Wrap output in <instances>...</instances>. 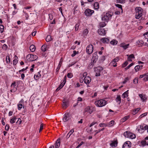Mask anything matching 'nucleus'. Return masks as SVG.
Instances as JSON below:
<instances>
[{"mask_svg":"<svg viewBox=\"0 0 148 148\" xmlns=\"http://www.w3.org/2000/svg\"><path fill=\"white\" fill-rule=\"evenodd\" d=\"M101 40L103 43H108L109 42V39L106 38H102Z\"/></svg>","mask_w":148,"mask_h":148,"instance_id":"obj_19","label":"nucleus"},{"mask_svg":"<svg viewBox=\"0 0 148 148\" xmlns=\"http://www.w3.org/2000/svg\"><path fill=\"white\" fill-rule=\"evenodd\" d=\"M129 46V44H125L124 42H123L120 45V46L123 47L124 49H126L128 48Z\"/></svg>","mask_w":148,"mask_h":148,"instance_id":"obj_14","label":"nucleus"},{"mask_svg":"<svg viewBox=\"0 0 148 148\" xmlns=\"http://www.w3.org/2000/svg\"><path fill=\"white\" fill-rule=\"evenodd\" d=\"M116 62H115V61H114V60H113L111 62L110 64L111 65H113L114 67H116L117 66L116 65L117 64L116 63L115 64H114Z\"/></svg>","mask_w":148,"mask_h":148,"instance_id":"obj_43","label":"nucleus"},{"mask_svg":"<svg viewBox=\"0 0 148 148\" xmlns=\"http://www.w3.org/2000/svg\"><path fill=\"white\" fill-rule=\"evenodd\" d=\"M116 102H118L119 104H120L121 103V97L120 95L117 96V97L116 99Z\"/></svg>","mask_w":148,"mask_h":148,"instance_id":"obj_25","label":"nucleus"},{"mask_svg":"<svg viewBox=\"0 0 148 148\" xmlns=\"http://www.w3.org/2000/svg\"><path fill=\"white\" fill-rule=\"evenodd\" d=\"M49 48V46L47 45H43L41 47V49L42 51H45L47 50Z\"/></svg>","mask_w":148,"mask_h":148,"instance_id":"obj_18","label":"nucleus"},{"mask_svg":"<svg viewBox=\"0 0 148 148\" xmlns=\"http://www.w3.org/2000/svg\"><path fill=\"white\" fill-rule=\"evenodd\" d=\"M107 23H106L105 21L104 22H102L100 23L99 25L101 27H103L105 26Z\"/></svg>","mask_w":148,"mask_h":148,"instance_id":"obj_27","label":"nucleus"},{"mask_svg":"<svg viewBox=\"0 0 148 148\" xmlns=\"http://www.w3.org/2000/svg\"><path fill=\"white\" fill-rule=\"evenodd\" d=\"M80 24L79 23H78L76 24L75 26V29L76 31H77L79 29Z\"/></svg>","mask_w":148,"mask_h":148,"instance_id":"obj_38","label":"nucleus"},{"mask_svg":"<svg viewBox=\"0 0 148 148\" xmlns=\"http://www.w3.org/2000/svg\"><path fill=\"white\" fill-rule=\"evenodd\" d=\"M17 106L18 109L19 110H20L22 108L23 105L21 103L18 104L17 105Z\"/></svg>","mask_w":148,"mask_h":148,"instance_id":"obj_44","label":"nucleus"},{"mask_svg":"<svg viewBox=\"0 0 148 148\" xmlns=\"http://www.w3.org/2000/svg\"><path fill=\"white\" fill-rule=\"evenodd\" d=\"M146 39H147V42H148V32L143 34Z\"/></svg>","mask_w":148,"mask_h":148,"instance_id":"obj_47","label":"nucleus"},{"mask_svg":"<svg viewBox=\"0 0 148 148\" xmlns=\"http://www.w3.org/2000/svg\"><path fill=\"white\" fill-rule=\"evenodd\" d=\"M94 8L95 9H98L99 8V4L98 2H95L94 4Z\"/></svg>","mask_w":148,"mask_h":148,"instance_id":"obj_30","label":"nucleus"},{"mask_svg":"<svg viewBox=\"0 0 148 148\" xmlns=\"http://www.w3.org/2000/svg\"><path fill=\"white\" fill-rule=\"evenodd\" d=\"M142 9L140 7H137L135 9L136 15L135 18L138 19L142 16L143 14Z\"/></svg>","mask_w":148,"mask_h":148,"instance_id":"obj_2","label":"nucleus"},{"mask_svg":"<svg viewBox=\"0 0 148 148\" xmlns=\"http://www.w3.org/2000/svg\"><path fill=\"white\" fill-rule=\"evenodd\" d=\"M60 139L58 138L55 144V148H58L60 145Z\"/></svg>","mask_w":148,"mask_h":148,"instance_id":"obj_17","label":"nucleus"},{"mask_svg":"<svg viewBox=\"0 0 148 148\" xmlns=\"http://www.w3.org/2000/svg\"><path fill=\"white\" fill-rule=\"evenodd\" d=\"M51 39L52 38H51V36L49 35L47 36L46 38V40L47 42H48L50 41L51 40Z\"/></svg>","mask_w":148,"mask_h":148,"instance_id":"obj_34","label":"nucleus"},{"mask_svg":"<svg viewBox=\"0 0 148 148\" xmlns=\"http://www.w3.org/2000/svg\"><path fill=\"white\" fill-rule=\"evenodd\" d=\"M84 143V142H81V143H80L76 147V148H78L79 147L81 146Z\"/></svg>","mask_w":148,"mask_h":148,"instance_id":"obj_59","label":"nucleus"},{"mask_svg":"<svg viewBox=\"0 0 148 148\" xmlns=\"http://www.w3.org/2000/svg\"><path fill=\"white\" fill-rule=\"evenodd\" d=\"M8 48L7 46L5 44H4L3 46V48L4 49H6Z\"/></svg>","mask_w":148,"mask_h":148,"instance_id":"obj_60","label":"nucleus"},{"mask_svg":"<svg viewBox=\"0 0 148 148\" xmlns=\"http://www.w3.org/2000/svg\"><path fill=\"white\" fill-rule=\"evenodd\" d=\"M114 123V121L113 120L111 121L109 123L107 124V127L112 126L113 125Z\"/></svg>","mask_w":148,"mask_h":148,"instance_id":"obj_31","label":"nucleus"},{"mask_svg":"<svg viewBox=\"0 0 148 148\" xmlns=\"http://www.w3.org/2000/svg\"><path fill=\"white\" fill-rule=\"evenodd\" d=\"M147 113H145L144 114H141L139 116V117H140V118H141L143 117V116H146L147 115Z\"/></svg>","mask_w":148,"mask_h":148,"instance_id":"obj_56","label":"nucleus"},{"mask_svg":"<svg viewBox=\"0 0 148 148\" xmlns=\"http://www.w3.org/2000/svg\"><path fill=\"white\" fill-rule=\"evenodd\" d=\"M43 128V123H42L40 125V130H39V132H40L42 130Z\"/></svg>","mask_w":148,"mask_h":148,"instance_id":"obj_53","label":"nucleus"},{"mask_svg":"<svg viewBox=\"0 0 148 148\" xmlns=\"http://www.w3.org/2000/svg\"><path fill=\"white\" fill-rule=\"evenodd\" d=\"M93 47L92 45H90L86 48V52L89 54H91L93 52Z\"/></svg>","mask_w":148,"mask_h":148,"instance_id":"obj_6","label":"nucleus"},{"mask_svg":"<svg viewBox=\"0 0 148 148\" xmlns=\"http://www.w3.org/2000/svg\"><path fill=\"white\" fill-rule=\"evenodd\" d=\"M40 77L41 75L40 73V72H38V73L37 74H35V75H34V77L35 79L37 80L38 79L40 78Z\"/></svg>","mask_w":148,"mask_h":148,"instance_id":"obj_22","label":"nucleus"},{"mask_svg":"<svg viewBox=\"0 0 148 148\" xmlns=\"http://www.w3.org/2000/svg\"><path fill=\"white\" fill-rule=\"evenodd\" d=\"M88 33V31L87 29H85L83 32V34L84 36H86Z\"/></svg>","mask_w":148,"mask_h":148,"instance_id":"obj_37","label":"nucleus"},{"mask_svg":"<svg viewBox=\"0 0 148 148\" xmlns=\"http://www.w3.org/2000/svg\"><path fill=\"white\" fill-rule=\"evenodd\" d=\"M128 80H129V79L127 77L125 78V80L123 82V83L125 84Z\"/></svg>","mask_w":148,"mask_h":148,"instance_id":"obj_57","label":"nucleus"},{"mask_svg":"<svg viewBox=\"0 0 148 148\" xmlns=\"http://www.w3.org/2000/svg\"><path fill=\"white\" fill-rule=\"evenodd\" d=\"M128 90L124 92L122 95V97L123 98L127 97L128 96Z\"/></svg>","mask_w":148,"mask_h":148,"instance_id":"obj_21","label":"nucleus"},{"mask_svg":"<svg viewBox=\"0 0 148 148\" xmlns=\"http://www.w3.org/2000/svg\"><path fill=\"white\" fill-rule=\"evenodd\" d=\"M65 84L62 82L60 85L59 87L56 89V91H58Z\"/></svg>","mask_w":148,"mask_h":148,"instance_id":"obj_29","label":"nucleus"},{"mask_svg":"<svg viewBox=\"0 0 148 148\" xmlns=\"http://www.w3.org/2000/svg\"><path fill=\"white\" fill-rule=\"evenodd\" d=\"M68 106V103L65 100L63 101V103L62 104V107L64 109L66 108Z\"/></svg>","mask_w":148,"mask_h":148,"instance_id":"obj_16","label":"nucleus"},{"mask_svg":"<svg viewBox=\"0 0 148 148\" xmlns=\"http://www.w3.org/2000/svg\"><path fill=\"white\" fill-rule=\"evenodd\" d=\"M128 64V62L127 61H126L122 65V67H124L125 66H126L127 64Z\"/></svg>","mask_w":148,"mask_h":148,"instance_id":"obj_51","label":"nucleus"},{"mask_svg":"<svg viewBox=\"0 0 148 148\" xmlns=\"http://www.w3.org/2000/svg\"><path fill=\"white\" fill-rule=\"evenodd\" d=\"M26 58L28 60L32 61L36 60L38 57L36 55L28 54Z\"/></svg>","mask_w":148,"mask_h":148,"instance_id":"obj_5","label":"nucleus"},{"mask_svg":"<svg viewBox=\"0 0 148 148\" xmlns=\"http://www.w3.org/2000/svg\"><path fill=\"white\" fill-rule=\"evenodd\" d=\"M129 118V116H127L124 117L121 120V121L122 122H124L127 120Z\"/></svg>","mask_w":148,"mask_h":148,"instance_id":"obj_33","label":"nucleus"},{"mask_svg":"<svg viewBox=\"0 0 148 148\" xmlns=\"http://www.w3.org/2000/svg\"><path fill=\"white\" fill-rule=\"evenodd\" d=\"M4 26L3 25H0V31L1 33L3 32Z\"/></svg>","mask_w":148,"mask_h":148,"instance_id":"obj_39","label":"nucleus"},{"mask_svg":"<svg viewBox=\"0 0 148 148\" xmlns=\"http://www.w3.org/2000/svg\"><path fill=\"white\" fill-rule=\"evenodd\" d=\"M79 53L78 51H73V53L71 55L72 57H74L76 54H78Z\"/></svg>","mask_w":148,"mask_h":148,"instance_id":"obj_46","label":"nucleus"},{"mask_svg":"<svg viewBox=\"0 0 148 148\" xmlns=\"http://www.w3.org/2000/svg\"><path fill=\"white\" fill-rule=\"evenodd\" d=\"M74 132V129H72L69 132V133L67 135L66 137L67 138H69L71 136V134L73 133Z\"/></svg>","mask_w":148,"mask_h":148,"instance_id":"obj_23","label":"nucleus"},{"mask_svg":"<svg viewBox=\"0 0 148 148\" xmlns=\"http://www.w3.org/2000/svg\"><path fill=\"white\" fill-rule=\"evenodd\" d=\"M87 75V73L86 72H84L82 74L80 75V77L81 78L83 79V77L84 76H86Z\"/></svg>","mask_w":148,"mask_h":148,"instance_id":"obj_41","label":"nucleus"},{"mask_svg":"<svg viewBox=\"0 0 148 148\" xmlns=\"http://www.w3.org/2000/svg\"><path fill=\"white\" fill-rule=\"evenodd\" d=\"M99 125L100 127H107V124L104 123H100Z\"/></svg>","mask_w":148,"mask_h":148,"instance_id":"obj_36","label":"nucleus"},{"mask_svg":"<svg viewBox=\"0 0 148 148\" xmlns=\"http://www.w3.org/2000/svg\"><path fill=\"white\" fill-rule=\"evenodd\" d=\"M98 59V56L97 52H95L93 54V57L92 59L93 63H95Z\"/></svg>","mask_w":148,"mask_h":148,"instance_id":"obj_11","label":"nucleus"},{"mask_svg":"<svg viewBox=\"0 0 148 148\" xmlns=\"http://www.w3.org/2000/svg\"><path fill=\"white\" fill-rule=\"evenodd\" d=\"M6 62L7 63H10V60L9 56H6Z\"/></svg>","mask_w":148,"mask_h":148,"instance_id":"obj_40","label":"nucleus"},{"mask_svg":"<svg viewBox=\"0 0 148 148\" xmlns=\"http://www.w3.org/2000/svg\"><path fill=\"white\" fill-rule=\"evenodd\" d=\"M134 83L136 84L138 83V79L137 78H135L133 80Z\"/></svg>","mask_w":148,"mask_h":148,"instance_id":"obj_52","label":"nucleus"},{"mask_svg":"<svg viewBox=\"0 0 148 148\" xmlns=\"http://www.w3.org/2000/svg\"><path fill=\"white\" fill-rule=\"evenodd\" d=\"M118 3H124L125 2V0H117Z\"/></svg>","mask_w":148,"mask_h":148,"instance_id":"obj_42","label":"nucleus"},{"mask_svg":"<svg viewBox=\"0 0 148 148\" xmlns=\"http://www.w3.org/2000/svg\"><path fill=\"white\" fill-rule=\"evenodd\" d=\"M16 120V118L14 116L12 117V119H11L10 121V123L11 124H13L15 122V121Z\"/></svg>","mask_w":148,"mask_h":148,"instance_id":"obj_28","label":"nucleus"},{"mask_svg":"<svg viewBox=\"0 0 148 148\" xmlns=\"http://www.w3.org/2000/svg\"><path fill=\"white\" fill-rule=\"evenodd\" d=\"M16 82H14L12 83L11 85V86L12 87H15L16 86L15 85Z\"/></svg>","mask_w":148,"mask_h":148,"instance_id":"obj_63","label":"nucleus"},{"mask_svg":"<svg viewBox=\"0 0 148 148\" xmlns=\"http://www.w3.org/2000/svg\"><path fill=\"white\" fill-rule=\"evenodd\" d=\"M135 69L136 71H137L139 69H140V67L139 65L136 66L134 68Z\"/></svg>","mask_w":148,"mask_h":148,"instance_id":"obj_48","label":"nucleus"},{"mask_svg":"<svg viewBox=\"0 0 148 148\" xmlns=\"http://www.w3.org/2000/svg\"><path fill=\"white\" fill-rule=\"evenodd\" d=\"M134 64L133 63H132L130 64H129L128 66H127L125 68V69L126 70L129 69L131 66L133 65Z\"/></svg>","mask_w":148,"mask_h":148,"instance_id":"obj_50","label":"nucleus"},{"mask_svg":"<svg viewBox=\"0 0 148 148\" xmlns=\"http://www.w3.org/2000/svg\"><path fill=\"white\" fill-rule=\"evenodd\" d=\"M115 5L116 7L121 9V13H122L123 9L122 8V6L121 5L119 4H115Z\"/></svg>","mask_w":148,"mask_h":148,"instance_id":"obj_35","label":"nucleus"},{"mask_svg":"<svg viewBox=\"0 0 148 148\" xmlns=\"http://www.w3.org/2000/svg\"><path fill=\"white\" fill-rule=\"evenodd\" d=\"M117 41L116 40H113L110 42V43L111 45H114L117 44Z\"/></svg>","mask_w":148,"mask_h":148,"instance_id":"obj_32","label":"nucleus"},{"mask_svg":"<svg viewBox=\"0 0 148 148\" xmlns=\"http://www.w3.org/2000/svg\"><path fill=\"white\" fill-rule=\"evenodd\" d=\"M67 76L69 78H71L72 77L73 75L72 73H68L67 74Z\"/></svg>","mask_w":148,"mask_h":148,"instance_id":"obj_49","label":"nucleus"},{"mask_svg":"<svg viewBox=\"0 0 148 148\" xmlns=\"http://www.w3.org/2000/svg\"><path fill=\"white\" fill-rule=\"evenodd\" d=\"M28 68V67H26L25 69H23L21 70H20L19 71V72L20 73V72H21V71H25V70H26Z\"/></svg>","mask_w":148,"mask_h":148,"instance_id":"obj_58","label":"nucleus"},{"mask_svg":"<svg viewBox=\"0 0 148 148\" xmlns=\"http://www.w3.org/2000/svg\"><path fill=\"white\" fill-rule=\"evenodd\" d=\"M69 119V113H66L64 115L63 120L64 122L67 121Z\"/></svg>","mask_w":148,"mask_h":148,"instance_id":"obj_12","label":"nucleus"},{"mask_svg":"<svg viewBox=\"0 0 148 148\" xmlns=\"http://www.w3.org/2000/svg\"><path fill=\"white\" fill-rule=\"evenodd\" d=\"M139 96L142 100L143 101H145L147 99V98L145 95H143L142 94H140Z\"/></svg>","mask_w":148,"mask_h":148,"instance_id":"obj_20","label":"nucleus"},{"mask_svg":"<svg viewBox=\"0 0 148 148\" xmlns=\"http://www.w3.org/2000/svg\"><path fill=\"white\" fill-rule=\"evenodd\" d=\"M106 101L101 99L96 101L95 104L97 107H101L105 106L106 104Z\"/></svg>","mask_w":148,"mask_h":148,"instance_id":"obj_3","label":"nucleus"},{"mask_svg":"<svg viewBox=\"0 0 148 148\" xmlns=\"http://www.w3.org/2000/svg\"><path fill=\"white\" fill-rule=\"evenodd\" d=\"M140 109V108H138L136 109H135L134 110L133 112V114H135L137 113L139 110Z\"/></svg>","mask_w":148,"mask_h":148,"instance_id":"obj_45","label":"nucleus"},{"mask_svg":"<svg viewBox=\"0 0 148 148\" xmlns=\"http://www.w3.org/2000/svg\"><path fill=\"white\" fill-rule=\"evenodd\" d=\"M118 143L116 141L114 140L111 141V143L110 144V146L112 147H116L117 146Z\"/></svg>","mask_w":148,"mask_h":148,"instance_id":"obj_15","label":"nucleus"},{"mask_svg":"<svg viewBox=\"0 0 148 148\" xmlns=\"http://www.w3.org/2000/svg\"><path fill=\"white\" fill-rule=\"evenodd\" d=\"M30 50L32 52H34V51L36 49L35 47V46L32 45H31L29 47Z\"/></svg>","mask_w":148,"mask_h":148,"instance_id":"obj_26","label":"nucleus"},{"mask_svg":"<svg viewBox=\"0 0 148 148\" xmlns=\"http://www.w3.org/2000/svg\"><path fill=\"white\" fill-rule=\"evenodd\" d=\"M127 56H128V58H134V56L133 54H131V55L129 56L128 55H127Z\"/></svg>","mask_w":148,"mask_h":148,"instance_id":"obj_54","label":"nucleus"},{"mask_svg":"<svg viewBox=\"0 0 148 148\" xmlns=\"http://www.w3.org/2000/svg\"><path fill=\"white\" fill-rule=\"evenodd\" d=\"M86 112H88L90 114L92 112V111L91 109L89 106H88L85 108L84 113H85Z\"/></svg>","mask_w":148,"mask_h":148,"instance_id":"obj_13","label":"nucleus"},{"mask_svg":"<svg viewBox=\"0 0 148 148\" xmlns=\"http://www.w3.org/2000/svg\"><path fill=\"white\" fill-rule=\"evenodd\" d=\"M18 122V123L19 124L21 123L22 121L20 118H18V119L16 123H17Z\"/></svg>","mask_w":148,"mask_h":148,"instance_id":"obj_61","label":"nucleus"},{"mask_svg":"<svg viewBox=\"0 0 148 148\" xmlns=\"http://www.w3.org/2000/svg\"><path fill=\"white\" fill-rule=\"evenodd\" d=\"M124 135L125 137L130 138L132 139L135 138L136 137V135L134 134L127 131L124 133Z\"/></svg>","mask_w":148,"mask_h":148,"instance_id":"obj_4","label":"nucleus"},{"mask_svg":"<svg viewBox=\"0 0 148 148\" xmlns=\"http://www.w3.org/2000/svg\"><path fill=\"white\" fill-rule=\"evenodd\" d=\"M112 13L108 12L106 14L102 15L101 19L103 21H105L108 23L112 16Z\"/></svg>","mask_w":148,"mask_h":148,"instance_id":"obj_1","label":"nucleus"},{"mask_svg":"<svg viewBox=\"0 0 148 148\" xmlns=\"http://www.w3.org/2000/svg\"><path fill=\"white\" fill-rule=\"evenodd\" d=\"M17 63V60H13V64H16Z\"/></svg>","mask_w":148,"mask_h":148,"instance_id":"obj_62","label":"nucleus"},{"mask_svg":"<svg viewBox=\"0 0 148 148\" xmlns=\"http://www.w3.org/2000/svg\"><path fill=\"white\" fill-rule=\"evenodd\" d=\"M143 43L144 42L143 41V40H139L136 42V44L139 45V47L143 45Z\"/></svg>","mask_w":148,"mask_h":148,"instance_id":"obj_24","label":"nucleus"},{"mask_svg":"<svg viewBox=\"0 0 148 148\" xmlns=\"http://www.w3.org/2000/svg\"><path fill=\"white\" fill-rule=\"evenodd\" d=\"M144 128L145 130H147V132H148V125H146L145 126Z\"/></svg>","mask_w":148,"mask_h":148,"instance_id":"obj_64","label":"nucleus"},{"mask_svg":"<svg viewBox=\"0 0 148 148\" xmlns=\"http://www.w3.org/2000/svg\"><path fill=\"white\" fill-rule=\"evenodd\" d=\"M84 82L87 85L89 84L91 81V78L89 76H86L84 78Z\"/></svg>","mask_w":148,"mask_h":148,"instance_id":"obj_8","label":"nucleus"},{"mask_svg":"<svg viewBox=\"0 0 148 148\" xmlns=\"http://www.w3.org/2000/svg\"><path fill=\"white\" fill-rule=\"evenodd\" d=\"M9 125L8 124H7L5 126V130L7 131H8L9 129Z\"/></svg>","mask_w":148,"mask_h":148,"instance_id":"obj_55","label":"nucleus"},{"mask_svg":"<svg viewBox=\"0 0 148 148\" xmlns=\"http://www.w3.org/2000/svg\"><path fill=\"white\" fill-rule=\"evenodd\" d=\"M131 146V142L129 141H127L124 144L122 148H130Z\"/></svg>","mask_w":148,"mask_h":148,"instance_id":"obj_9","label":"nucleus"},{"mask_svg":"<svg viewBox=\"0 0 148 148\" xmlns=\"http://www.w3.org/2000/svg\"><path fill=\"white\" fill-rule=\"evenodd\" d=\"M98 33L101 35H104L106 34V30L104 29L100 28L98 30Z\"/></svg>","mask_w":148,"mask_h":148,"instance_id":"obj_10","label":"nucleus"},{"mask_svg":"<svg viewBox=\"0 0 148 148\" xmlns=\"http://www.w3.org/2000/svg\"><path fill=\"white\" fill-rule=\"evenodd\" d=\"M94 12V10L87 9L85 10L84 13L87 16H91Z\"/></svg>","mask_w":148,"mask_h":148,"instance_id":"obj_7","label":"nucleus"}]
</instances>
